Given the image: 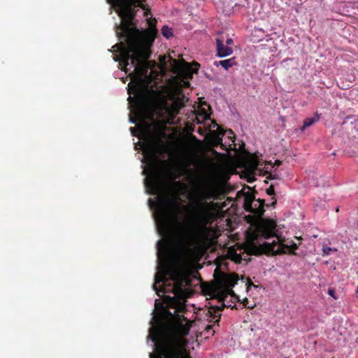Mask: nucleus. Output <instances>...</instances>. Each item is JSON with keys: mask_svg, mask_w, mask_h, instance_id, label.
<instances>
[{"mask_svg": "<svg viewBox=\"0 0 358 358\" xmlns=\"http://www.w3.org/2000/svg\"><path fill=\"white\" fill-rule=\"evenodd\" d=\"M161 149V141L155 140L150 145L148 152L150 160V176L149 180L150 185L159 189L162 185V180L171 182L169 187L174 193V198L169 200V208L167 212L162 213V222L166 231L176 232L184 243V250L181 255L183 263L187 264L194 257L195 250L192 246H199L203 241L205 231L208 225H211L215 221L214 210L217 207L215 202H208L206 200L213 197L209 190L199 191L197 194V202L193 208L194 222H189L185 229H181L179 213L180 198L177 192L181 183L177 181L182 174L177 170L173 173L167 169L163 173L159 172L157 169V155Z\"/></svg>", "mask_w": 358, "mask_h": 358, "instance_id": "f257e3e1", "label": "nucleus"}, {"mask_svg": "<svg viewBox=\"0 0 358 358\" xmlns=\"http://www.w3.org/2000/svg\"><path fill=\"white\" fill-rule=\"evenodd\" d=\"M144 1L145 0H108L109 3L117 8V13L121 19V24L115 25L116 35L119 39L125 40V42H120L113 47H117L120 52V55L114 57V59L124 66L125 71L130 66L138 74L147 72L148 59L152 54V41L148 44L140 41L141 31L134 24L136 15L135 8L145 9Z\"/></svg>", "mask_w": 358, "mask_h": 358, "instance_id": "f03ea898", "label": "nucleus"}, {"mask_svg": "<svg viewBox=\"0 0 358 358\" xmlns=\"http://www.w3.org/2000/svg\"><path fill=\"white\" fill-rule=\"evenodd\" d=\"M189 332L188 327L178 322L164 329L150 327L148 338L155 343V353H150V358H192L186 338Z\"/></svg>", "mask_w": 358, "mask_h": 358, "instance_id": "7ed1b4c3", "label": "nucleus"}, {"mask_svg": "<svg viewBox=\"0 0 358 358\" xmlns=\"http://www.w3.org/2000/svg\"><path fill=\"white\" fill-rule=\"evenodd\" d=\"M268 204L265 203V199H255V196L248 192L245 193L243 199V208L245 211L254 214L257 217H262L265 213V206Z\"/></svg>", "mask_w": 358, "mask_h": 358, "instance_id": "20e7f679", "label": "nucleus"}, {"mask_svg": "<svg viewBox=\"0 0 358 358\" xmlns=\"http://www.w3.org/2000/svg\"><path fill=\"white\" fill-rule=\"evenodd\" d=\"M221 278L218 282L217 289L227 292L229 294H234L232 287L238 282L239 278L236 273L229 274L221 273Z\"/></svg>", "mask_w": 358, "mask_h": 358, "instance_id": "39448f33", "label": "nucleus"}, {"mask_svg": "<svg viewBox=\"0 0 358 358\" xmlns=\"http://www.w3.org/2000/svg\"><path fill=\"white\" fill-rule=\"evenodd\" d=\"M278 245V243L275 241L272 243L264 242L262 244L259 245V247H255V252H252L255 255H260L262 254H266L267 255H274V253L277 250H275V248Z\"/></svg>", "mask_w": 358, "mask_h": 358, "instance_id": "423d86ee", "label": "nucleus"}, {"mask_svg": "<svg viewBox=\"0 0 358 358\" xmlns=\"http://www.w3.org/2000/svg\"><path fill=\"white\" fill-rule=\"evenodd\" d=\"M165 275H169L171 277V279L173 281H178L179 280V274L177 271L173 270L170 271H165L159 273V272H157L155 275V282L152 285L153 289L156 292V293L158 294V290L157 287V285L162 282L165 278Z\"/></svg>", "mask_w": 358, "mask_h": 358, "instance_id": "0eeeda50", "label": "nucleus"}, {"mask_svg": "<svg viewBox=\"0 0 358 358\" xmlns=\"http://www.w3.org/2000/svg\"><path fill=\"white\" fill-rule=\"evenodd\" d=\"M216 42V56L218 57H225L231 55L233 53V49L224 45L222 40L220 38L215 39Z\"/></svg>", "mask_w": 358, "mask_h": 358, "instance_id": "6e6552de", "label": "nucleus"}, {"mask_svg": "<svg viewBox=\"0 0 358 358\" xmlns=\"http://www.w3.org/2000/svg\"><path fill=\"white\" fill-rule=\"evenodd\" d=\"M298 249L297 245L292 242L290 245L287 244H280V247L277 249L276 252L274 253V255H280L286 253H289L292 255H296L295 250Z\"/></svg>", "mask_w": 358, "mask_h": 358, "instance_id": "1a4fd4ad", "label": "nucleus"}, {"mask_svg": "<svg viewBox=\"0 0 358 358\" xmlns=\"http://www.w3.org/2000/svg\"><path fill=\"white\" fill-rule=\"evenodd\" d=\"M134 94L138 98L136 99H134V97L129 96L128 97V101L130 102L131 101H135L138 105H141L144 99V92L142 89L141 86L137 83L134 85Z\"/></svg>", "mask_w": 358, "mask_h": 358, "instance_id": "9d476101", "label": "nucleus"}, {"mask_svg": "<svg viewBox=\"0 0 358 358\" xmlns=\"http://www.w3.org/2000/svg\"><path fill=\"white\" fill-rule=\"evenodd\" d=\"M237 63L236 62V57H233L228 59L220 60V61H215L213 62V65L215 66H221L225 70H228L229 68L232 67L234 65H236Z\"/></svg>", "mask_w": 358, "mask_h": 358, "instance_id": "9b49d317", "label": "nucleus"}, {"mask_svg": "<svg viewBox=\"0 0 358 358\" xmlns=\"http://www.w3.org/2000/svg\"><path fill=\"white\" fill-rule=\"evenodd\" d=\"M319 116L316 114L314 117H307L303 121V125L300 128L301 131H303L306 127L313 125L315 122L319 120Z\"/></svg>", "mask_w": 358, "mask_h": 358, "instance_id": "f8f14e48", "label": "nucleus"}, {"mask_svg": "<svg viewBox=\"0 0 358 358\" xmlns=\"http://www.w3.org/2000/svg\"><path fill=\"white\" fill-rule=\"evenodd\" d=\"M224 307H227V306L224 303H223L222 306H215V307H213V309H214V312L213 313L210 312V314H211L210 317L212 318L215 319V317H218L215 320V322H220V317L221 316V314L220 313V312L222 311Z\"/></svg>", "mask_w": 358, "mask_h": 358, "instance_id": "ddd939ff", "label": "nucleus"}, {"mask_svg": "<svg viewBox=\"0 0 358 358\" xmlns=\"http://www.w3.org/2000/svg\"><path fill=\"white\" fill-rule=\"evenodd\" d=\"M162 34L167 39L171 38L173 36L172 29L169 27L167 25L163 26L162 29Z\"/></svg>", "mask_w": 358, "mask_h": 358, "instance_id": "4468645a", "label": "nucleus"}, {"mask_svg": "<svg viewBox=\"0 0 358 358\" xmlns=\"http://www.w3.org/2000/svg\"><path fill=\"white\" fill-rule=\"evenodd\" d=\"M252 36L254 37L257 36V37L259 38L258 39V41H261L264 37L265 32H264V31L262 29H261V28H256L255 27V29L253 30Z\"/></svg>", "mask_w": 358, "mask_h": 358, "instance_id": "2eb2a0df", "label": "nucleus"}, {"mask_svg": "<svg viewBox=\"0 0 358 358\" xmlns=\"http://www.w3.org/2000/svg\"><path fill=\"white\" fill-rule=\"evenodd\" d=\"M331 251H337V250L328 246H324L322 248L323 255H329Z\"/></svg>", "mask_w": 358, "mask_h": 358, "instance_id": "dca6fc26", "label": "nucleus"}, {"mask_svg": "<svg viewBox=\"0 0 358 358\" xmlns=\"http://www.w3.org/2000/svg\"><path fill=\"white\" fill-rule=\"evenodd\" d=\"M266 192L268 195L273 196L275 195V189L273 185H270L268 188L266 189Z\"/></svg>", "mask_w": 358, "mask_h": 358, "instance_id": "f3484780", "label": "nucleus"}, {"mask_svg": "<svg viewBox=\"0 0 358 358\" xmlns=\"http://www.w3.org/2000/svg\"><path fill=\"white\" fill-rule=\"evenodd\" d=\"M328 294L333 297L334 299H337L338 297L336 294V290L334 288H329L328 289Z\"/></svg>", "mask_w": 358, "mask_h": 358, "instance_id": "a211bd4d", "label": "nucleus"}, {"mask_svg": "<svg viewBox=\"0 0 358 358\" xmlns=\"http://www.w3.org/2000/svg\"><path fill=\"white\" fill-rule=\"evenodd\" d=\"M219 145L220 146V148L222 150H227L226 145L222 143V137H219Z\"/></svg>", "mask_w": 358, "mask_h": 358, "instance_id": "6ab92c4d", "label": "nucleus"}, {"mask_svg": "<svg viewBox=\"0 0 358 358\" xmlns=\"http://www.w3.org/2000/svg\"><path fill=\"white\" fill-rule=\"evenodd\" d=\"M250 287H258V286L253 284L250 279H248L247 281V288L248 289Z\"/></svg>", "mask_w": 358, "mask_h": 358, "instance_id": "aec40b11", "label": "nucleus"}, {"mask_svg": "<svg viewBox=\"0 0 358 358\" xmlns=\"http://www.w3.org/2000/svg\"><path fill=\"white\" fill-rule=\"evenodd\" d=\"M211 152H212L213 154L215 155H217V156H221V157H222V156H224V154L221 153V152H217V150H215V149H212V150H211Z\"/></svg>", "mask_w": 358, "mask_h": 358, "instance_id": "412c9836", "label": "nucleus"}, {"mask_svg": "<svg viewBox=\"0 0 358 358\" xmlns=\"http://www.w3.org/2000/svg\"><path fill=\"white\" fill-rule=\"evenodd\" d=\"M226 44H227V46H229V45H232L234 44V41L232 38H227L226 40Z\"/></svg>", "mask_w": 358, "mask_h": 358, "instance_id": "4be33fe9", "label": "nucleus"}, {"mask_svg": "<svg viewBox=\"0 0 358 358\" xmlns=\"http://www.w3.org/2000/svg\"><path fill=\"white\" fill-rule=\"evenodd\" d=\"M161 107L163 108V109H166L168 108V103H166V101H162L161 102Z\"/></svg>", "mask_w": 358, "mask_h": 358, "instance_id": "5701e85b", "label": "nucleus"}, {"mask_svg": "<svg viewBox=\"0 0 358 358\" xmlns=\"http://www.w3.org/2000/svg\"><path fill=\"white\" fill-rule=\"evenodd\" d=\"M213 325H208L205 329L207 333L210 332L213 329Z\"/></svg>", "mask_w": 358, "mask_h": 358, "instance_id": "b1692460", "label": "nucleus"}, {"mask_svg": "<svg viewBox=\"0 0 358 358\" xmlns=\"http://www.w3.org/2000/svg\"><path fill=\"white\" fill-rule=\"evenodd\" d=\"M129 122L132 124H136V118H134L132 117L131 115L129 116Z\"/></svg>", "mask_w": 358, "mask_h": 358, "instance_id": "393cba45", "label": "nucleus"}, {"mask_svg": "<svg viewBox=\"0 0 358 358\" xmlns=\"http://www.w3.org/2000/svg\"><path fill=\"white\" fill-rule=\"evenodd\" d=\"M131 133L133 136H135V128L134 127H130Z\"/></svg>", "mask_w": 358, "mask_h": 358, "instance_id": "a878e982", "label": "nucleus"}, {"mask_svg": "<svg viewBox=\"0 0 358 358\" xmlns=\"http://www.w3.org/2000/svg\"><path fill=\"white\" fill-rule=\"evenodd\" d=\"M273 199H274V201L271 203V206L275 208L276 205V200L273 197Z\"/></svg>", "mask_w": 358, "mask_h": 358, "instance_id": "bb28decb", "label": "nucleus"}, {"mask_svg": "<svg viewBox=\"0 0 358 358\" xmlns=\"http://www.w3.org/2000/svg\"><path fill=\"white\" fill-rule=\"evenodd\" d=\"M214 145L215 146L219 145V137L217 139H215V143H214Z\"/></svg>", "mask_w": 358, "mask_h": 358, "instance_id": "cd10ccee", "label": "nucleus"}, {"mask_svg": "<svg viewBox=\"0 0 358 358\" xmlns=\"http://www.w3.org/2000/svg\"><path fill=\"white\" fill-rule=\"evenodd\" d=\"M226 132L228 133L229 134H234V132L231 129H227Z\"/></svg>", "mask_w": 358, "mask_h": 358, "instance_id": "c85d7f7f", "label": "nucleus"}, {"mask_svg": "<svg viewBox=\"0 0 358 358\" xmlns=\"http://www.w3.org/2000/svg\"><path fill=\"white\" fill-rule=\"evenodd\" d=\"M229 138L232 141V142H234V141H235V136H234H234H233V137L229 136Z\"/></svg>", "mask_w": 358, "mask_h": 358, "instance_id": "c756f323", "label": "nucleus"}, {"mask_svg": "<svg viewBox=\"0 0 358 358\" xmlns=\"http://www.w3.org/2000/svg\"><path fill=\"white\" fill-rule=\"evenodd\" d=\"M148 178H145L144 179V182H145V185L147 186L148 185Z\"/></svg>", "mask_w": 358, "mask_h": 358, "instance_id": "7c9ffc66", "label": "nucleus"}, {"mask_svg": "<svg viewBox=\"0 0 358 358\" xmlns=\"http://www.w3.org/2000/svg\"><path fill=\"white\" fill-rule=\"evenodd\" d=\"M142 173H143V175H146V174H147V173H146V171H145V170H143V171H142Z\"/></svg>", "mask_w": 358, "mask_h": 358, "instance_id": "2f4dec72", "label": "nucleus"}, {"mask_svg": "<svg viewBox=\"0 0 358 358\" xmlns=\"http://www.w3.org/2000/svg\"><path fill=\"white\" fill-rule=\"evenodd\" d=\"M275 163H276L277 164H280V162L279 160H276V161H275Z\"/></svg>", "mask_w": 358, "mask_h": 358, "instance_id": "473e14b6", "label": "nucleus"}, {"mask_svg": "<svg viewBox=\"0 0 358 358\" xmlns=\"http://www.w3.org/2000/svg\"><path fill=\"white\" fill-rule=\"evenodd\" d=\"M128 93H129V94H131V91H130V90H129V89L128 90Z\"/></svg>", "mask_w": 358, "mask_h": 358, "instance_id": "72a5a7b5", "label": "nucleus"}, {"mask_svg": "<svg viewBox=\"0 0 358 358\" xmlns=\"http://www.w3.org/2000/svg\"><path fill=\"white\" fill-rule=\"evenodd\" d=\"M356 293L357 294L358 293V287L356 289Z\"/></svg>", "mask_w": 358, "mask_h": 358, "instance_id": "f704fd0d", "label": "nucleus"}]
</instances>
